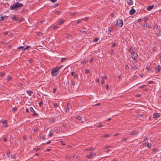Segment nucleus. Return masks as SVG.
<instances>
[{"instance_id": "f257e3e1", "label": "nucleus", "mask_w": 161, "mask_h": 161, "mask_svg": "<svg viewBox=\"0 0 161 161\" xmlns=\"http://www.w3.org/2000/svg\"><path fill=\"white\" fill-rule=\"evenodd\" d=\"M63 66L61 65L58 67H57L54 68H53L51 71V75L53 77L56 76L58 73V71Z\"/></svg>"}, {"instance_id": "ddd939ff", "label": "nucleus", "mask_w": 161, "mask_h": 161, "mask_svg": "<svg viewBox=\"0 0 161 161\" xmlns=\"http://www.w3.org/2000/svg\"><path fill=\"white\" fill-rule=\"evenodd\" d=\"M153 7H154L153 5L149 6L147 7V9L148 11H150V10H151L153 8Z\"/></svg>"}, {"instance_id": "de8ad7c7", "label": "nucleus", "mask_w": 161, "mask_h": 161, "mask_svg": "<svg viewBox=\"0 0 161 161\" xmlns=\"http://www.w3.org/2000/svg\"><path fill=\"white\" fill-rule=\"evenodd\" d=\"M56 91V88H54L53 89V92L54 93H55V92Z\"/></svg>"}, {"instance_id": "dca6fc26", "label": "nucleus", "mask_w": 161, "mask_h": 161, "mask_svg": "<svg viewBox=\"0 0 161 161\" xmlns=\"http://www.w3.org/2000/svg\"><path fill=\"white\" fill-rule=\"evenodd\" d=\"M129 51L130 54H131V53H133L134 51L132 48L129 47Z\"/></svg>"}, {"instance_id": "bf43d9fd", "label": "nucleus", "mask_w": 161, "mask_h": 161, "mask_svg": "<svg viewBox=\"0 0 161 161\" xmlns=\"http://www.w3.org/2000/svg\"><path fill=\"white\" fill-rule=\"evenodd\" d=\"M111 147V146H106L105 147V148H108V147Z\"/></svg>"}, {"instance_id": "79ce46f5", "label": "nucleus", "mask_w": 161, "mask_h": 161, "mask_svg": "<svg viewBox=\"0 0 161 161\" xmlns=\"http://www.w3.org/2000/svg\"><path fill=\"white\" fill-rule=\"evenodd\" d=\"M57 0H50L53 3H54L57 1Z\"/></svg>"}, {"instance_id": "9b49d317", "label": "nucleus", "mask_w": 161, "mask_h": 161, "mask_svg": "<svg viewBox=\"0 0 161 161\" xmlns=\"http://www.w3.org/2000/svg\"><path fill=\"white\" fill-rule=\"evenodd\" d=\"M95 150V148H93L92 147H89L87 148L86 149H85V151H94Z\"/></svg>"}, {"instance_id": "a18cd8bd", "label": "nucleus", "mask_w": 161, "mask_h": 161, "mask_svg": "<svg viewBox=\"0 0 161 161\" xmlns=\"http://www.w3.org/2000/svg\"><path fill=\"white\" fill-rule=\"evenodd\" d=\"M121 140L122 141H126L127 140V139L125 138H124L122 139Z\"/></svg>"}, {"instance_id": "49530a36", "label": "nucleus", "mask_w": 161, "mask_h": 161, "mask_svg": "<svg viewBox=\"0 0 161 161\" xmlns=\"http://www.w3.org/2000/svg\"><path fill=\"white\" fill-rule=\"evenodd\" d=\"M1 122H2V123H4V124H5L6 123V121L5 120H3V121L2 120L1 121Z\"/></svg>"}, {"instance_id": "f03ea898", "label": "nucleus", "mask_w": 161, "mask_h": 161, "mask_svg": "<svg viewBox=\"0 0 161 161\" xmlns=\"http://www.w3.org/2000/svg\"><path fill=\"white\" fill-rule=\"evenodd\" d=\"M23 6V5L22 4L17 2L14 5L11 6L10 7V8L11 10H13L14 9L17 10L18 8H21Z\"/></svg>"}, {"instance_id": "f704fd0d", "label": "nucleus", "mask_w": 161, "mask_h": 161, "mask_svg": "<svg viewBox=\"0 0 161 161\" xmlns=\"http://www.w3.org/2000/svg\"><path fill=\"white\" fill-rule=\"evenodd\" d=\"M65 158H67V159H70V157L69 156H68V155H66L65 156Z\"/></svg>"}, {"instance_id": "3c124183", "label": "nucleus", "mask_w": 161, "mask_h": 161, "mask_svg": "<svg viewBox=\"0 0 161 161\" xmlns=\"http://www.w3.org/2000/svg\"><path fill=\"white\" fill-rule=\"evenodd\" d=\"M141 96V95L140 94H137L136 96V97H139Z\"/></svg>"}, {"instance_id": "2f4dec72", "label": "nucleus", "mask_w": 161, "mask_h": 161, "mask_svg": "<svg viewBox=\"0 0 161 161\" xmlns=\"http://www.w3.org/2000/svg\"><path fill=\"white\" fill-rule=\"evenodd\" d=\"M27 92L30 96H31V91H27Z\"/></svg>"}, {"instance_id": "69168bd1", "label": "nucleus", "mask_w": 161, "mask_h": 161, "mask_svg": "<svg viewBox=\"0 0 161 161\" xmlns=\"http://www.w3.org/2000/svg\"><path fill=\"white\" fill-rule=\"evenodd\" d=\"M110 15L111 16H112V17H114V14L113 13H112L111 14H110Z\"/></svg>"}, {"instance_id": "8fccbe9b", "label": "nucleus", "mask_w": 161, "mask_h": 161, "mask_svg": "<svg viewBox=\"0 0 161 161\" xmlns=\"http://www.w3.org/2000/svg\"><path fill=\"white\" fill-rule=\"evenodd\" d=\"M116 45V44L115 43H113L112 44V46L113 47H114V46H115V45Z\"/></svg>"}, {"instance_id": "b1692460", "label": "nucleus", "mask_w": 161, "mask_h": 161, "mask_svg": "<svg viewBox=\"0 0 161 161\" xmlns=\"http://www.w3.org/2000/svg\"><path fill=\"white\" fill-rule=\"evenodd\" d=\"M109 135H104L102 137H108Z\"/></svg>"}, {"instance_id": "052dcab7", "label": "nucleus", "mask_w": 161, "mask_h": 161, "mask_svg": "<svg viewBox=\"0 0 161 161\" xmlns=\"http://www.w3.org/2000/svg\"><path fill=\"white\" fill-rule=\"evenodd\" d=\"M22 20V19H20L18 18V20H17L19 21V22H21Z\"/></svg>"}, {"instance_id": "39448f33", "label": "nucleus", "mask_w": 161, "mask_h": 161, "mask_svg": "<svg viewBox=\"0 0 161 161\" xmlns=\"http://www.w3.org/2000/svg\"><path fill=\"white\" fill-rule=\"evenodd\" d=\"M131 57L132 58L136 59L138 56V55L137 53H135L134 51L133 52V53H132L131 54Z\"/></svg>"}, {"instance_id": "473e14b6", "label": "nucleus", "mask_w": 161, "mask_h": 161, "mask_svg": "<svg viewBox=\"0 0 161 161\" xmlns=\"http://www.w3.org/2000/svg\"><path fill=\"white\" fill-rule=\"evenodd\" d=\"M42 104H43V102L42 101H41L39 103V105L40 106H42Z\"/></svg>"}, {"instance_id": "6e6552de", "label": "nucleus", "mask_w": 161, "mask_h": 161, "mask_svg": "<svg viewBox=\"0 0 161 161\" xmlns=\"http://www.w3.org/2000/svg\"><path fill=\"white\" fill-rule=\"evenodd\" d=\"M160 114L158 113H156V114H154L153 115V117L154 118H157L158 117L160 116Z\"/></svg>"}, {"instance_id": "09e8293b", "label": "nucleus", "mask_w": 161, "mask_h": 161, "mask_svg": "<svg viewBox=\"0 0 161 161\" xmlns=\"http://www.w3.org/2000/svg\"><path fill=\"white\" fill-rule=\"evenodd\" d=\"M146 86L145 85H142V86H140L139 87V88H143L145 86Z\"/></svg>"}, {"instance_id": "4be33fe9", "label": "nucleus", "mask_w": 161, "mask_h": 161, "mask_svg": "<svg viewBox=\"0 0 161 161\" xmlns=\"http://www.w3.org/2000/svg\"><path fill=\"white\" fill-rule=\"evenodd\" d=\"M76 118L77 119L79 120H80L81 119L80 117V116H76Z\"/></svg>"}, {"instance_id": "393cba45", "label": "nucleus", "mask_w": 161, "mask_h": 161, "mask_svg": "<svg viewBox=\"0 0 161 161\" xmlns=\"http://www.w3.org/2000/svg\"><path fill=\"white\" fill-rule=\"evenodd\" d=\"M53 106L55 108H57V107H58V105L57 103H54L53 104Z\"/></svg>"}, {"instance_id": "f3484780", "label": "nucleus", "mask_w": 161, "mask_h": 161, "mask_svg": "<svg viewBox=\"0 0 161 161\" xmlns=\"http://www.w3.org/2000/svg\"><path fill=\"white\" fill-rule=\"evenodd\" d=\"M139 132L138 131H133L131 134H133L134 135L138 134Z\"/></svg>"}, {"instance_id": "603ef678", "label": "nucleus", "mask_w": 161, "mask_h": 161, "mask_svg": "<svg viewBox=\"0 0 161 161\" xmlns=\"http://www.w3.org/2000/svg\"><path fill=\"white\" fill-rule=\"evenodd\" d=\"M77 77H78V75H75L74 76V77L75 78H77Z\"/></svg>"}, {"instance_id": "5fc2aeb1", "label": "nucleus", "mask_w": 161, "mask_h": 161, "mask_svg": "<svg viewBox=\"0 0 161 161\" xmlns=\"http://www.w3.org/2000/svg\"><path fill=\"white\" fill-rule=\"evenodd\" d=\"M93 60V58H92L90 59V62H92Z\"/></svg>"}, {"instance_id": "c85d7f7f", "label": "nucleus", "mask_w": 161, "mask_h": 161, "mask_svg": "<svg viewBox=\"0 0 161 161\" xmlns=\"http://www.w3.org/2000/svg\"><path fill=\"white\" fill-rule=\"evenodd\" d=\"M16 157V156H15V155H11V157L15 159Z\"/></svg>"}, {"instance_id": "f8f14e48", "label": "nucleus", "mask_w": 161, "mask_h": 161, "mask_svg": "<svg viewBox=\"0 0 161 161\" xmlns=\"http://www.w3.org/2000/svg\"><path fill=\"white\" fill-rule=\"evenodd\" d=\"M107 77L106 76L104 75L102 77L103 80L101 81V83L103 84H104L105 83L104 81V79H106L107 78Z\"/></svg>"}, {"instance_id": "2eb2a0df", "label": "nucleus", "mask_w": 161, "mask_h": 161, "mask_svg": "<svg viewBox=\"0 0 161 161\" xmlns=\"http://www.w3.org/2000/svg\"><path fill=\"white\" fill-rule=\"evenodd\" d=\"M131 67L132 69L133 70H135L137 69L135 65H134V66L131 65Z\"/></svg>"}, {"instance_id": "423d86ee", "label": "nucleus", "mask_w": 161, "mask_h": 161, "mask_svg": "<svg viewBox=\"0 0 161 161\" xmlns=\"http://www.w3.org/2000/svg\"><path fill=\"white\" fill-rule=\"evenodd\" d=\"M143 144L144 147H147L149 148L151 147V143H144Z\"/></svg>"}, {"instance_id": "9d476101", "label": "nucleus", "mask_w": 161, "mask_h": 161, "mask_svg": "<svg viewBox=\"0 0 161 161\" xmlns=\"http://www.w3.org/2000/svg\"><path fill=\"white\" fill-rule=\"evenodd\" d=\"M135 10L134 9H131L129 13L130 15L133 14L135 12Z\"/></svg>"}, {"instance_id": "aec40b11", "label": "nucleus", "mask_w": 161, "mask_h": 161, "mask_svg": "<svg viewBox=\"0 0 161 161\" xmlns=\"http://www.w3.org/2000/svg\"><path fill=\"white\" fill-rule=\"evenodd\" d=\"M88 62V60H85L84 61H81V63L83 64H85L86 63Z\"/></svg>"}, {"instance_id": "1a4fd4ad", "label": "nucleus", "mask_w": 161, "mask_h": 161, "mask_svg": "<svg viewBox=\"0 0 161 161\" xmlns=\"http://www.w3.org/2000/svg\"><path fill=\"white\" fill-rule=\"evenodd\" d=\"M155 69L157 71V72H158L161 69V67L159 65H158L157 67H155Z\"/></svg>"}, {"instance_id": "5701e85b", "label": "nucleus", "mask_w": 161, "mask_h": 161, "mask_svg": "<svg viewBox=\"0 0 161 161\" xmlns=\"http://www.w3.org/2000/svg\"><path fill=\"white\" fill-rule=\"evenodd\" d=\"M4 19V17L1 16L0 17V21H3Z\"/></svg>"}, {"instance_id": "58836bf2", "label": "nucleus", "mask_w": 161, "mask_h": 161, "mask_svg": "<svg viewBox=\"0 0 161 161\" xmlns=\"http://www.w3.org/2000/svg\"><path fill=\"white\" fill-rule=\"evenodd\" d=\"M69 107H67V108H66V111L67 112H68V111H69Z\"/></svg>"}, {"instance_id": "20e7f679", "label": "nucleus", "mask_w": 161, "mask_h": 161, "mask_svg": "<svg viewBox=\"0 0 161 161\" xmlns=\"http://www.w3.org/2000/svg\"><path fill=\"white\" fill-rule=\"evenodd\" d=\"M96 155V153L94 152H92L90 153V154L87 155L86 156V158L88 159H90L92 158V157L94 156H95Z\"/></svg>"}, {"instance_id": "774afa93", "label": "nucleus", "mask_w": 161, "mask_h": 161, "mask_svg": "<svg viewBox=\"0 0 161 161\" xmlns=\"http://www.w3.org/2000/svg\"><path fill=\"white\" fill-rule=\"evenodd\" d=\"M10 152H9L7 153V155L9 156L10 155Z\"/></svg>"}, {"instance_id": "6ab92c4d", "label": "nucleus", "mask_w": 161, "mask_h": 161, "mask_svg": "<svg viewBox=\"0 0 161 161\" xmlns=\"http://www.w3.org/2000/svg\"><path fill=\"white\" fill-rule=\"evenodd\" d=\"M53 132L52 131V130H51L50 132V133L49 134V135L50 136H53Z\"/></svg>"}, {"instance_id": "a19ab883", "label": "nucleus", "mask_w": 161, "mask_h": 161, "mask_svg": "<svg viewBox=\"0 0 161 161\" xmlns=\"http://www.w3.org/2000/svg\"><path fill=\"white\" fill-rule=\"evenodd\" d=\"M71 85L74 86L75 85V82L74 81H72Z\"/></svg>"}, {"instance_id": "a211bd4d", "label": "nucleus", "mask_w": 161, "mask_h": 161, "mask_svg": "<svg viewBox=\"0 0 161 161\" xmlns=\"http://www.w3.org/2000/svg\"><path fill=\"white\" fill-rule=\"evenodd\" d=\"M128 3L129 5H133V4L132 0H130L128 2Z\"/></svg>"}, {"instance_id": "680f3d73", "label": "nucleus", "mask_w": 161, "mask_h": 161, "mask_svg": "<svg viewBox=\"0 0 161 161\" xmlns=\"http://www.w3.org/2000/svg\"><path fill=\"white\" fill-rule=\"evenodd\" d=\"M98 126L100 127H102L103 126V125H98Z\"/></svg>"}, {"instance_id": "13d9d810", "label": "nucleus", "mask_w": 161, "mask_h": 161, "mask_svg": "<svg viewBox=\"0 0 161 161\" xmlns=\"http://www.w3.org/2000/svg\"><path fill=\"white\" fill-rule=\"evenodd\" d=\"M8 31H6V32H5L4 33V34L5 35H8Z\"/></svg>"}, {"instance_id": "7c9ffc66", "label": "nucleus", "mask_w": 161, "mask_h": 161, "mask_svg": "<svg viewBox=\"0 0 161 161\" xmlns=\"http://www.w3.org/2000/svg\"><path fill=\"white\" fill-rule=\"evenodd\" d=\"M5 75V73L3 72H2L0 74V75L2 77H3V76Z\"/></svg>"}, {"instance_id": "412c9836", "label": "nucleus", "mask_w": 161, "mask_h": 161, "mask_svg": "<svg viewBox=\"0 0 161 161\" xmlns=\"http://www.w3.org/2000/svg\"><path fill=\"white\" fill-rule=\"evenodd\" d=\"M55 13L57 14H60L61 12L58 11H56L55 12Z\"/></svg>"}, {"instance_id": "c9c22d12", "label": "nucleus", "mask_w": 161, "mask_h": 161, "mask_svg": "<svg viewBox=\"0 0 161 161\" xmlns=\"http://www.w3.org/2000/svg\"><path fill=\"white\" fill-rule=\"evenodd\" d=\"M58 28V26L57 25H55L53 27V29H56Z\"/></svg>"}, {"instance_id": "4c0bfd02", "label": "nucleus", "mask_w": 161, "mask_h": 161, "mask_svg": "<svg viewBox=\"0 0 161 161\" xmlns=\"http://www.w3.org/2000/svg\"><path fill=\"white\" fill-rule=\"evenodd\" d=\"M108 30L110 32H111L112 30V28L111 27H109L108 28Z\"/></svg>"}, {"instance_id": "4d7b16f0", "label": "nucleus", "mask_w": 161, "mask_h": 161, "mask_svg": "<svg viewBox=\"0 0 161 161\" xmlns=\"http://www.w3.org/2000/svg\"><path fill=\"white\" fill-rule=\"evenodd\" d=\"M73 158H78V156L75 155H74L73 156Z\"/></svg>"}, {"instance_id": "a878e982", "label": "nucleus", "mask_w": 161, "mask_h": 161, "mask_svg": "<svg viewBox=\"0 0 161 161\" xmlns=\"http://www.w3.org/2000/svg\"><path fill=\"white\" fill-rule=\"evenodd\" d=\"M64 20H63L62 21H60L59 23L58 24H60V25H61L62 24L64 23Z\"/></svg>"}, {"instance_id": "338daca9", "label": "nucleus", "mask_w": 161, "mask_h": 161, "mask_svg": "<svg viewBox=\"0 0 161 161\" xmlns=\"http://www.w3.org/2000/svg\"><path fill=\"white\" fill-rule=\"evenodd\" d=\"M147 69L148 71H149L151 70V69L150 67H147Z\"/></svg>"}, {"instance_id": "e433bc0d", "label": "nucleus", "mask_w": 161, "mask_h": 161, "mask_svg": "<svg viewBox=\"0 0 161 161\" xmlns=\"http://www.w3.org/2000/svg\"><path fill=\"white\" fill-rule=\"evenodd\" d=\"M66 59H67V58H63L61 59V61L62 62H63L64 60H65Z\"/></svg>"}, {"instance_id": "864d4df0", "label": "nucleus", "mask_w": 161, "mask_h": 161, "mask_svg": "<svg viewBox=\"0 0 161 161\" xmlns=\"http://www.w3.org/2000/svg\"><path fill=\"white\" fill-rule=\"evenodd\" d=\"M71 35L70 34H69L68 36H67V37L68 38H70L71 37Z\"/></svg>"}, {"instance_id": "7ed1b4c3", "label": "nucleus", "mask_w": 161, "mask_h": 161, "mask_svg": "<svg viewBox=\"0 0 161 161\" xmlns=\"http://www.w3.org/2000/svg\"><path fill=\"white\" fill-rule=\"evenodd\" d=\"M123 24V21L121 19H118L116 22V25L118 27H121Z\"/></svg>"}, {"instance_id": "37998d69", "label": "nucleus", "mask_w": 161, "mask_h": 161, "mask_svg": "<svg viewBox=\"0 0 161 161\" xmlns=\"http://www.w3.org/2000/svg\"><path fill=\"white\" fill-rule=\"evenodd\" d=\"M161 33H158L157 34V35L158 36H160L161 35Z\"/></svg>"}, {"instance_id": "c03bdc74", "label": "nucleus", "mask_w": 161, "mask_h": 161, "mask_svg": "<svg viewBox=\"0 0 161 161\" xmlns=\"http://www.w3.org/2000/svg\"><path fill=\"white\" fill-rule=\"evenodd\" d=\"M3 141L5 142V141H7V139L5 138H3Z\"/></svg>"}, {"instance_id": "4468645a", "label": "nucleus", "mask_w": 161, "mask_h": 161, "mask_svg": "<svg viewBox=\"0 0 161 161\" xmlns=\"http://www.w3.org/2000/svg\"><path fill=\"white\" fill-rule=\"evenodd\" d=\"M11 19L13 20H18V17L14 15L11 17Z\"/></svg>"}, {"instance_id": "e2e57ef3", "label": "nucleus", "mask_w": 161, "mask_h": 161, "mask_svg": "<svg viewBox=\"0 0 161 161\" xmlns=\"http://www.w3.org/2000/svg\"><path fill=\"white\" fill-rule=\"evenodd\" d=\"M42 33H39L38 34V35H39L40 36H41V35H42Z\"/></svg>"}, {"instance_id": "cd10ccee", "label": "nucleus", "mask_w": 161, "mask_h": 161, "mask_svg": "<svg viewBox=\"0 0 161 161\" xmlns=\"http://www.w3.org/2000/svg\"><path fill=\"white\" fill-rule=\"evenodd\" d=\"M98 40H99V38H96L93 41L95 42H97L98 41Z\"/></svg>"}, {"instance_id": "c756f323", "label": "nucleus", "mask_w": 161, "mask_h": 161, "mask_svg": "<svg viewBox=\"0 0 161 161\" xmlns=\"http://www.w3.org/2000/svg\"><path fill=\"white\" fill-rule=\"evenodd\" d=\"M89 72V69H86L85 70V73H88Z\"/></svg>"}, {"instance_id": "0e129e2a", "label": "nucleus", "mask_w": 161, "mask_h": 161, "mask_svg": "<svg viewBox=\"0 0 161 161\" xmlns=\"http://www.w3.org/2000/svg\"><path fill=\"white\" fill-rule=\"evenodd\" d=\"M143 26L144 27H146L147 26V25L146 23H144V24L143 25Z\"/></svg>"}, {"instance_id": "72a5a7b5", "label": "nucleus", "mask_w": 161, "mask_h": 161, "mask_svg": "<svg viewBox=\"0 0 161 161\" xmlns=\"http://www.w3.org/2000/svg\"><path fill=\"white\" fill-rule=\"evenodd\" d=\"M21 48H23V49H24V47L23 46H21V47H18L17 48V49H21Z\"/></svg>"}, {"instance_id": "bb28decb", "label": "nucleus", "mask_w": 161, "mask_h": 161, "mask_svg": "<svg viewBox=\"0 0 161 161\" xmlns=\"http://www.w3.org/2000/svg\"><path fill=\"white\" fill-rule=\"evenodd\" d=\"M17 108L16 107H14L12 108V110L13 111L15 112L17 110Z\"/></svg>"}, {"instance_id": "0eeeda50", "label": "nucleus", "mask_w": 161, "mask_h": 161, "mask_svg": "<svg viewBox=\"0 0 161 161\" xmlns=\"http://www.w3.org/2000/svg\"><path fill=\"white\" fill-rule=\"evenodd\" d=\"M30 110L31 112H32L34 113L33 114V116H36L37 115V114L36 113H34L35 111H34V110L33 109L32 107H30Z\"/></svg>"}, {"instance_id": "6e6d98bb", "label": "nucleus", "mask_w": 161, "mask_h": 161, "mask_svg": "<svg viewBox=\"0 0 161 161\" xmlns=\"http://www.w3.org/2000/svg\"><path fill=\"white\" fill-rule=\"evenodd\" d=\"M142 114H140L138 115V118L142 117Z\"/></svg>"}, {"instance_id": "ea45409f", "label": "nucleus", "mask_w": 161, "mask_h": 161, "mask_svg": "<svg viewBox=\"0 0 161 161\" xmlns=\"http://www.w3.org/2000/svg\"><path fill=\"white\" fill-rule=\"evenodd\" d=\"M29 47L26 46V47H25L24 48L23 51H25V50L28 49Z\"/></svg>"}]
</instances>
